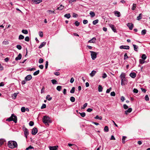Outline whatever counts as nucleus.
Wrapping results in <instances>:
<instances>
[{"instance_id":"obj_1","label":"nucleus","mask_w":150,"mask_h":150,"mask_svg":"<svg viewBox=\"0 0 150 150\" xmlns=\"http://www.w3.org/2000/svg\"><path fill=\"white\" fill-rule=\"evenodd\" d=\"M8 146L11 149H13L17 146V144L16 142L14 141H9L8 143Z\"/></svg>"},{"instance_id":"obj_2","label":"nucleus","mask_w":150,"mask_h":150,"mask_svg":"<svg viewBox=\"0 0 150 150\" xmlns=\"http://www.w3.org/2000/svg\"><path fill=\"white\" fill-rule=\"evenodd\" d=\"M42 121L43 123L46 125H49L48 123L51 122L50 120V118L47 116H44L42 118Z\"/></svg>"},{"instance_id":"obj_3","label":"nucleus","mask_w":150,"mask_h":150,"mask_svg":"<svg viewBox=\"0 0 150 150\" xmlns=\"http://www.w3.org/2000/svg\"><path fill=\"white\" fill-rule=\"evenodd\" d=\"M90 52L91 53V56L92 59L93 60L95 59L97 57V53L92 51H90Z\"/></svg>"},{"instance_id":"obj_4","label":"nucleus","mask_w":150,"mask_h":150,"mask_svg":"<svg viewBox=\"0 0 150 150\" xmlns=\"http://www.w3.org/2000/svg\"><path fill=\"white\" fill-rule=\"evenodd\" d=\"M109 25L114 33L117 32L116 27L114 25L112 24H109Z\"/></svg>"},{"instance_id":"obj_5","label":"nucleus","mask_w":150,"mask_h":150,"mask_svg":"<svg viewBox=\"0 0 150 150\" xmlns=\"http://www.w3.org/2000/svg\"><path fill=\"white\" fill-rule=\"evenodd\" d=\"M121 84L122 86L125 85L127 84V79L126 78L121 79Z\"/></svg>"},{"instance_id":"obj_6","label":"nucleus","mask_w":150,"mask_h":150,"mask_svg":"<svg viewBox=\"0 0 150 150\" xmlns=\"http://www.w3.org/2000/svg\"><path fill=\"white\" fill-rule=\"evenodd\" d=\"M11 117L12 119H13L12 121H13L15 123H16L17 122V117L15 115L13 114H12Z\"/></svg>"},{"instance_id":"obj_7","label":"nucleus","mask_w":150,"mask_h":150,"mask_svg":"<svg viewBox=\"0 0 150 150\" xmlns=\"http://www.w3.org/2000/svg\"><path fill=\"white\" fill-rule=\"evenodd\" d=\"M38 129L37 128L34 127L32 130V134L33 135H35L37 133Z\"/></svg>"},{"instance_id":"obj_8","label":"nucleus","mask_w":150,"mask_h":150,"mask_svg":"<svg viewBox=\"0 0 150 150\" xmlns=\"http://www.w3.org/2000/svg\"><path fill=\"white\" fill-rule=\"evenodd\" d=\"M127 25L129 27V30H132L133 27L134 25L131 23H128L127 24Z\"/></svg>"},{"instance_id":"obj_9","label":"nucleus","mask_w":150,"mask_h":150,"mask_svg":"<svg viewBox=\"0 0 150 150\" xmlns=\"http://www.w3.org/2000/svg\"><path fill=\"white\" fill-rule=\"evenodd\" d=\"M120 49H124L126 50H128L129 49V47L128 46L121 45L120 47Z\"/></svg>"},{"instance_id":"obj_10","label":"nucleus","mask_w":150,"mask_h":150,"mask_svg":"<svg viewBox=\"0 0 150 150\" xmlns=\"http://www.w3.org/2000/svg\"><path fill=\"white\" fill-rule=\"evenodd\" d=\"M32 78V77L31 75H28L25 77V80L26 81H29Z\"/></svg>"},{"instance_id":"obj_11","label":"nucleus","mask_w":150,"mask_h":150,"mask_svg":"<svg viewBox=\"0 0 150 150\" xmlns=\"http://www.w3.org/2000/svg\"><path fill=\"white\" fill-rule=\"evenodd\" d=\"M96 40V38L95 37H93L91 39L89 40L88 42L89 43H95Z\"/></svg>"},{"instance_id":"obj_12","label":"nucleus","mask_w":150,"mask_h":150,"mask_svg":"<svg viewBox=\"0 0 150 150\" xmlns=\"http://www.w3.org/2000/svg\"><path fill=\"white\" fill-rule=\"evenodd\" d=\"M58 147V146H50L49 149L50 150H57V148Z\"/></svg>"},{"instance_id":"obj_13","label":"nucleus","mask_w":150,"mask_h":150,"mask_svg":"<svg viewBox=\"0 0 150 150\" xmlns=\"http://www.w3.org/2000/svg\"><path fill=\"white\" fill-rule=\"evenodd\" d=\"M132 110V108H129L127 110H126L125 111V113L127 115L129 113L131 112Z\"/></svg>"},{"instance_id":"obj_14","label":"nucleus","mask_w":150,"mask_h":150,"mask_svg":"<svg viewBox=\"0 0 150 150\" xmlns=\"http://www.w3.org/2000/svg\"><path fill=\"white\" fill-rule=\"evenodd\" d=\"M96 73V71L94 70H93L91 72L90 74V75L91 76L93 77V76Z\"/></svg>"},{"instance_id":"obj_15","label":"nucleus","mask_w":150,"mask_h":150,"mask_svg":"<svg viewBox=\"0 0 150 150\" xmlns=\"http://www.w3.org/2000/svg\"><path fill=\"white\" fill-rule=\"evenodd\" d=\"M22 57L21 54L20 53H19L18 55V57H16L15 58V60H20L21 59Z\"/></svg>"},{"instance_id":"obj_16","label":"nucleus","mask_w":150,"mask_h":150,"mask_svg":"<svg viewBox=\"0 0 150 150\" xmlns=\"http://www.w3.org/2000/svg\"><path fill=\"white\" fill-rule=\"evenodd\" d=\"M115 16L118 17H119L120 16V14L119 12L117 11H115Z\"/></svg>"},{"instance_id":"obj_17","label":"nucleus","mask_w":150,"mask_h":150,"mask_svg":"<svg viewBox=\"0 0 150 150\" xmlns=\"http://www.w3.org/2000/svg\"><path fill=\"white\" fill-rule=\"evenodd\" d=\"M130 76L132 78H134L136 76V74L134 73H131L129 74Z\"/></svg>"},{"instance_id":"obj_18","label":"nucleus","mask_w":150,"mask_h":150,"mask_svg":"<svg viewBox=\"0 0 150 150\" xmlns=\"http://www.w3.org/2000/svg\"><path fill=\"white\" fill-rule=\"evenodd\" d=\"M46 44V42H42L40 45L39 46L38 48L39 49H40L43 47V46L45 45Z\"/></svg>"},{"instance_id":"obj_19","label":"nucleus","mask_w":150,"mask_h":150,"mask_svg":"<svg viewBox=\"0 0 150 150\" xmlns=\"http://www.w3.org/2000/svg\"><path fill=\"white\" fill-rule=\"evenodd\" d=\"M34 3H35V4H39L41 2H42V0H33V1Z\"/></svg>"},{"instance_id":"obj_20","label":"nucleus","mask_w":150,"mask_h":150,"mask_svg":"<svg viewBox=\"0 0 150 150\" xmlns=\"http://www.w3.org/2000/svg\"><path fill=\"white\" fill-rule=\"evenodd\" d=\"M23 131H24V134H29L28 130L27 128H25L23 129Z\"/></svg>"},{"instance_id":"obj_21","label":"nucleus","mask_w":150,"mask_h":150,"mask_svg":"<svg viewBox=\"0 0 150 150\" xmlns=\"http://www.w3.org/2000/svg\"><path fill=\"white\" fill-rule=\"evenodd\" d=\"M125 74L123 73H122L121 74L120 76V77L121 79L125 78Z\"/></svg>"},{"instance_id":"obj_22","label":"nucleus","mask_w":150,"mask_h":150,"mask_svg":"<svg viewBox=\"0 0 150 150\" xmlns=\"http://www.w3.org/2000/svg\"><path fill=\"white\" fill-rule=\"evenodd\" d=\"M64 7V6H63L62 4L60 5V6L59 7L57 8L56 9V10H62L63 9Z\"/></svg>"},{"instance_id":"obj_23","label":"nucleus","mask_w":150,"mask_h":150,"mask_svg":"<svg viewBox=\"0 0 150 150\" xmlns=\"http://www.w3.org/2000/svg\"><path fill=\"white\" fill-rule=\"evenodd\" d=\"M89 14L91 15V18L94 17L95 15V13L93 11H90Z\"/></svg>"},{"instance_id":"obj_24","label":"nucleus","mask_w":150,"mask_h":150,"mask_svg":"<svg viewBox=\"0 0 150 150\" xmlns=\"http://www.w3.org/2000/svg\"><path fill=\"white\" fill-rule=\"evenodd\" d=\"M133 46L134 47V50L135 51H137V50L138 48V46L134 44H133Z\"/></svg>"},{"instance_id":"obj_25","label":"nucleus","mask_w":150,"mask_h":150,"mask_svg":"<svg viewBox=\"0 0 150 150\" xmlns=\"http://www.w3.org/2000/svg\"><path fill=\"white\" fill-rule=\"evenodd\" d=\"M142 13L139 14V16L137 17V20L139 21L142 18Z\"/></svg>"},{"instance_id":"obj_26","label":"nucleus","mask_w":150,"mask_h":150,"mask_svg":"<svg viewBox=\"0 0 150 150\" xmlns=\"http://www.w3.org/2000/svg\"><path fill=\"white\" fill-rule=\"evenodd\" d=\"M103 90V88L101 86L99 85L98 87V91L99 92H102Z\"/></svg>"},{"instance_id":"obj_27","label":"nucleus","mask_w":150,"mask_h":150,"mask_svg":"<svg viewBox=\"0 0 150 150\" xmlns=\"http://www.w3.org/2000/svg\"><path fill=\"white\" fill-rule=\"evenodd\" d=\"M5 142V140L4 139H0V146L3 144Z\"/></svg>"},{"instance_id":"obj_28","label":"nucleus","mask_w":150,"mask_h":150,"mask_svg":"<svg viewBox=\"0 0 150 150\" xmlns=\"http://www.w3.org/2000/svg\"><path fill=\"white\" fill-rule=\"evenodd\" d=\"M18 94L17 93H14L12 94V97L13 99H14L16 98Z\"/></svg>"},{"instance_id":"obj_29","label":"nucleus","mask_w":150,"mask_h":150,"mask_svg":"<svg viewBox=\"0 0 150 150\" xmlns=\"http://www.w3.org/2000/svg\"><path fill=\"white\" fill-rule=\"evenodd\" d=\"M64 16L65 17H66L67 18L69 19L71 15L69 13H68L65 14Z\"/></svg>"},{"instance_id":"obj_30","label":"nucleus","mask_w":150,"mask_h":150,"mask_svg":"<svg viewBox=\"0 0 150 150\" xmlns=\"http://www.w3.org/2000/svg\"><path fill=\"white\" fill-rule=\"evenodd\" d=\"M70 100L72 102H74L75 101V98L74 97L71 96L70 98Z\"/></svg>"},{"instance_id":"obj_31","label":"nucleus","mask_w":150,"mask_h":150,"mask_svg":"<svg viewBox=\"0 0 150 150\" xmlns=\"http://www.w3.org/2000/svg\"><path fill=\"white\" fill-rule=\"evenodd\" d=\"M51 82L53 84H55L57 83V81L55 79H52L51 80Z\"/></svg>"},{"instance_id":"obj_32","label":"nucleus","mask_w":150,"mask_h":150,"mask_svg":"<svg viewBox=\"0 0 150 150\" xmlns=\"http://www.w3.org/2000/svg\"><path fill=\"white\" fill-rule=\"evenodd\" d=\"M46 98L49 101L51 100L52 99V98L51 97H50V95H48L47 96Z\"/></svg>"},{"instance_id":"obj_33","label":"nucleus","mask_w":150,"mask_h":150,"mask_svg":"<svg viewBox=\"0 0 150 150\" xmlns=\"http://www.w3.org/2000/svg\"><path fill=\"white\" fill-rule=\"evenodd\" d=\"M75 87H73L72 88V89H71V90L70 91V93H74L75 92Z\"/></svg>"},{"instance_id":"obj_34","label":"nucleus","mask_w":150,"mask_h":150,"mask_svg":"<svg viewBox=\"0 0 150 150\" xmlns=\"http://www.w3.org/2000/svg\"><path fill=\"white\" fill-rule=\"evenodd\" d=\"M146 30L145 29L142 30L141 32V34L142 35H144L146 33Z\"/></svg>"},{"instance_id":"obj_35","label":"nucleus","mask_w":150,"mask_h":150,"mask_svg":"<svg viewBox=\"0 0 150 150\" xmlns=\"http://www.w3.org/2000/svg\"><path fill=\"white\" fill-rule=\"evenodd\" d=\"M24 38V37L23 35H20L19 36L18 39L20 40L23 39Z\"/></svg>"},{"instance_id":"obj_36","label":"nucleus","mask_w":150,"mask_h":150,"mask_svg":"<svg viewBox=\"0 0 150 150\" xmlns=\"http://www.w3.org/2000/svg\"><path fill=\"white\" fill-rule=\"evenodd\" d=\"M126 138V137L123 136L122 139V142L123 144H125V139Z\"/></svg>"},{"instance_id":"obj_37","label":"nucleus","mask_w":150,"mask_h":150,"mask_svg":"<svg viewBox=\"0 0 150 150\" xmlns=\"http://www.w3.org/2000/svg\"><path fill=\"white\" fill-rule=\"evenodd\" d=\"M22 32L23 33H24L25 34H27L28 33V30H22Z\"/></svg>"},{"instance_id":"obj_38","label":"nucleus","mask_w":150,"mask_h":150,"mask_svg":"<svg viewBox=\"0 0 150 150\" xmlns=\"http://www.w3.org/2000/svg\"><path fill=\"white\" fill-rule=\"evenodd\" d=\"M136 4H133V6H132V10H134L136 7Z\"/></svg>"},{"instance_id":"obj_39","label":"nucleus","mask_w":150,"mask_h":150,"mask_svg":"<svg viewBox=\"0 0 150 150\" xmlns=\"http://www.w3.org/2000/svg\"><path fill=\"white\" fill-rule=\"evenodd\" d=\"M98 22V19H96L93 21V25H96L97 24Z\"/></svg>"},{"instance_id":"obj_40","label":"nucleus","mask_w":150,"mask_h":150,"mask_svg":"<svg viewBox=\"0 0 150 150\" xmlns=\"http://www.w3.org/2000/svg\"><path fill=\"white\" fill-rule=\"evenodd\" d=\"M139 62L140 63L142 64L144 63L145 62L144 60L143 59H140L139 60Z\"/></svg>"},{"instance_id":"obj_41","label":"nucleus","mask_w":150,"mask_h":150,"mask_svg":"<svg viewBox=\"0 0 150 150\" xmlns=\"http://www.w3.org/2000/svg\"><path fill=\"white\" fill-rule=\"evenodd\" d=\"M146 58V56L145 54H143L142 56V58L144 59L145 60Z\"/></svg>"},{"instance_id":"obj_42","label":"nucleus","mask_w":150,"mask_h":150,"mask_svg":"<svg viewBox=\"0 0 150 150\" xmlns=\"http://www.w3.org/2000/svg\"><path fill=\"white\" fill-rule=\"evenodd\" d=\"M39 70H38L36 71H35V72H34L33 74L34 76H36L39 74Z\"/></svg>"},{"instance_id":"obj_43","label":"nucleus","mask_w":150,"mask_h":150,"mask_svg":"<svg viewBox=\"0 0 150 150\" xmlns=\"http://www.w3.org/2000/svg\"><path fill=\"white\" fill-rule=\"evenodd\" d=\"M47 13H49V14H51V13H55L54 11H52V10H48L47 11Z\"/></svg>"},{"instance_id":"obj_44","label":"nucleus","mask_w":150,"mask_h":150,"mask_svg":"<svg viewBox=\"0 0 150 150\" xmlns=\"http://www.w3.org/2000/svg\"><path fill=\"white\" fill-rule=\"evenodd\" d=\"M109 130L108 127L107 126H105L104 128V131L105 132H108Z\"/></svg>"},{"instance_id":"obj_45","label":"nucleus","mask_w":150,"mask_h":150,"mask_svg":"<svg viewBox=\"0 0 150 150\" xmlns=\"http://www.w3.org/2000/svg\"><path fill=\"white\" fill-rule=\"evenodd\" d=\"M61 88H62V86H58L57 88H56V89H57V91H60L61 90Z\"/></svg>"},{"instance_id":"obj_46","label":"nucleus","mask_w":150,"mask_h":150,"mask_svg":"<svg viewBox=\"0 0 150 150\" xmlns=\"http://www.w3.org/2000/svg\"><path fill=\"white\" fill-rule=\"evenodd\" d=\"M16 48L19 50H21L22 49V47L20 45H17L16 46Z\"/></svg>"},{"instance_id":"obj_47","label":"nucleus","mask_w":150,"mask_h":150,"mask_svg":"<svg viewBox=\"0 0 150 150\" xmlns=\"http://www.w3.org/2000/svg\"><path fill=\"white\" fill-rule=\"evenodd\" d=\"M3 44L5 45H7L8 44V42L7 40L5 41L4 40L3 42Z\"/></svg>"},{"instance_id":"obj_48","label":"nucleus","mask_w":150,"mask_h":150,"mask_svg":"<svg viewBox=\"0 0 150 150\" xmlns=\"http://www.w3.org/2000/svg\"><path fill=\"white\" fill-rule=\"evenodd\" d=\"M74 24L76 26H78L80 24V23L78 22V21H76L75 22Z\"/></svg>"},{"instance_id":"obj_49","label":"nucleus","mask_w":150,"mask_h":150,"mask_svg":"<svg viewBox=\"0 0 150 150\" xmlns=\"http://www.w3.org/2000/svg\"><path fill=\"white\" fill-rule=\"evenodd\" d=\"M39 36L41 37H42L43 36V32L42 31H40L39 32Z\"/></svg>"},{"instance_id":"obj_50","label":"nucleus","mask_w":150,"mask_h":150,"mask_svg":"<svg viewBox=\"0 0 150 150\" xmlns=\"http://www.w3.org/2000/svg\"><path fill=\"white\" fill-rule=\"evenodd\" d=\"M21 110L22 112H25V107H23L21 108Z\"/></svg>"},{"instance_id":"obj_51","label":"nucleus","mask_w":150,"mask_h":150,"mask_svg":"<svg viewBox=\"0 0 150 150\" xmlns=\"http://www.w3.org/2000/svg\"><path fill=\"white\" fill-rule=\"evenodd\" d=\"M81 115L83 117H84L86 115V113L85 112H82V113H80Z\"/></svg>"},{"instance_id":"obj_52","label":"nucleus","mask_w":150,"mask_h":150,"mask_svg":"<svg viewBox=\"0 0 150 150\" xmlns=\"http://www.w3.org/2000/svg\"><path fill=\"white\" fill-rule=\"evenodd\" d=\"M34 148L31 146H29L26 149V150H29L30 149H33Z\"/></svg>"},{"instance_id":"obj_53","label":"nucleus","mask_w":150,"mask_h":150,"mask_svg":"<svg viewBox=\"0 0 150 150\" xmlns=\"http://www.w3.org/2000/svg\"><path fill=\"white\" fill-rule=\"evenodd\" d=\"M145 100L146 101H148L149 100V98L148 95H146L145 97Z\"/></svg>"},{"instance_id":"obj_54","label":"nucleus","mask_w":150,"mask_h":150,"mask_svg":"<svg viewBox=\"0 0 150 150\" xmlns=\"http://www.w3.org/2000/svg\"><path fill=\"white\" fill-rule=\"evenodd\" d=\"M107 76V75L105 73H104L103 74L102 78L103 79L105 78Z\"/></svg>"},{"instance_id":"obj_55","label":"nucleus","mask_w":150,"mask_h":150,"mask_svg":"<svg viewBox=\"0 0 150 150\" xmlns=\"http://www.w3.org/2000/svg\"><path fill=\"white\" fill-rule=\"evenodd\" d=\"M46 105L45 104H43L41 107V109H44L46 108Z\"/></svg>"},{"instance_id":"obj_56","label":"nucleus","mask_w":150,"mask_h":150,"mask_svg":"<svg viewBox=\"0 0 150 150\" xmlns=\"http://www.w3.org/2000/svg\"><path fill=\"white\" fill-rule=\"evenodd\" d=\"M94 118L96 119H99L100 120H101L102 119L101 117H99L98 115H96Z\"/></svg>"},{"instance_id":"obj_57","label":"nucleus","mask_w":150,"mask_h":150,"mask_svg":"<svg viewBox=\"0 0 150 150\" xmlns=\"http://www.w3.org/2000/svg\"><path fill=\"white\" fill-rule=\"evenodd\" d=\"M43 61H44L43 59L42 58H41L39 59V63L41 64V63H43Z\"/></svg>"},{"instance_id":"obj_58","label":"nucleus","mask_w":150,"mask_h":150,"mask_svg":"<svg viewBox=\"0 0 150 150\" xmlns=\"http://www.w3.org/2000/svg\"><path fill=\"white\" fill-rule=\"evenodd\" d=\"M25 41L28 42L29 41V38L28 36L26 37L25 39Z\"/></svg>"},{"instance_id":"obj_59","label":"nucleus","mask_w":150,"mask_h":150,"mask_svg":"<svg viewBox=\"0 0 150 150\" xmlns=\"http://www.w3.org/2000/svg\"><path fill=\"white\" fill-rule=\"evenodd\" d=\"M115 93L114 91L111 92L110 93V95L112 96H115Z\"/></svg>"},{"instance_id":"obj_60","label":"nucleus","mask_w":150,"mask_h":150,"mask_svg":"<svg viewBox=\"0 0 150 150\" xmlns=\"http://www.w3.org/2000/svg\"><path fill=\"white\" fill-rule=\"evenodd\" d=\"M87 104H88L87 103H85L83 105V107L81 108V109H84L85 108H86V106H87Z\"/></svg>"},{"instance_id":"obj_61","label":"nucleus","mask_w":150,"mask_h":150,"mask_svg":"<svg viewBox=\"0 0 150 150\" xmlns=\"http://www.w3.org/2000/svg\"><path fill=\"white\" fill-rule=\"evenodd\" d=\"M29 125L30 126H32L34 125V122L33 121H30L29 123Z\"/></svg>"},{"instance_id":"obj_62","label":"nucleus","mask_w":150,"mask_h":150,"mask_svg":"<svg viewBox=\"0 0 150 150\" xmlns=\"http://www.w3.org/2000/svg\"><path fill=\"white\" fill-rule=\"evenodd\" d=\"M111 88H110L109 89H107L106 91V93H109L111 90Z\"/></svg>"},{"instance_id":"obj_63","label":"nucleus","mask_w":150,"mask_h":150,"mask_svg":"<svg viewBox=\"0 0 150 150\" xmlns=\"http://www.w3.org/2000/svg\"><path fill=\"white\" fill-rule=\"evenodd\" d=\"M13 119L11 117V116L9 118H8L6 119V120L8 121H12Z\"/></svg>"},{"instance_id":"obj_64","label":"nucleus","mask_w":150,"mask_h":150,"mask_svg":"<svg viewBox=\"0 0 150 150\" xmlns=\"http://www.w3.org/2000/svg\"><path fill=\"white\" fill-rule=\"evenodd\" d=\"M83 23L86 24L88 23V21L86 20H84L83 21Z\"/></svg>"}]
</instances>
